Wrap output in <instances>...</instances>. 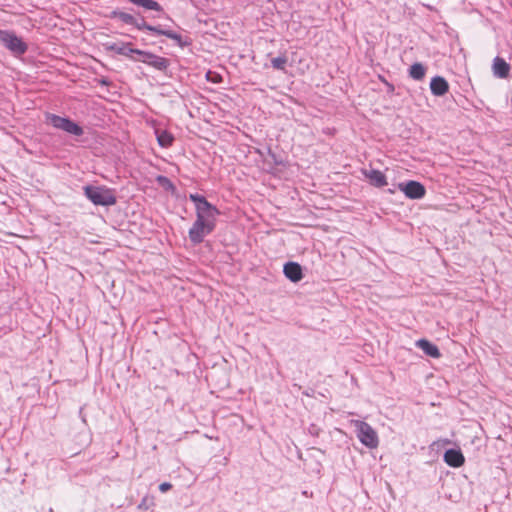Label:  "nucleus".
Wrapping results in <instances>:
<instances>
[{
    "label": "nucleus",
    "mask_w": 512,
    "mask_h": 512,
    "mask_svg": "<svg viewBox=\"0 0 512 512\" xmlns=\"http://www.w3.org/2000/svg\"><path fill=\"white\" fill-rule=\"evenodd\" d=\"M109 18L119 19L125 24L135 26L138 30H147V31L155 33L156 35L166 36L167 38L176 41V43L180 47L189 45L188 41H183V38L180 34L174 32L172 30L163 29L162 26H160V25L152 26V25L146 23L143 18L141 19V21H138L132 14H129V13H126V12H123L120 10H113L109 14Z\"/></svg>",
    "instance_id": "nucleus-1"
},
{
    "label": "nucleus",
    "mask_w": 512,
    "mask_h": 512,
    "mask_svg": "<svg viewBox=\"0 0 512 512\" xmlns=\"http://www.w3.org/2000/svg\"><path fill=\"white\" fill-rule=\"evenodd\" d=\"M83 191L86 198L97 206H112L117 202L115 190L104 185H86Z\"/></svg>",
    "instance_id": "nucleus-2"
},
{
    "label": "nucleus",
    "mask_w": 512,
    "mask_h": 512,
    "mask_svg": "<svg viewBox=\"0 0 512 512\" xmlns=\"http://www.w3.org/2000/svg\"><path fill=\"white\" fill-rule=\"evenodd\" d=\"M191 201L195 204L197 211V220L194 224H209L210 220H214L215 215L219 212L206 198L199 194H191Z\"/></svg>",
    "instance_id": "nucleus-3"
},
{
    "label": "nucleus",
    "mask_w": 512,
    "mask_h": 512,
    "mask_svg": "<svg viewBox=\"0 0 512 512\" xmlns=\"http://www.w3.org/2000/svg\"><path fill=\"white\" fill-rule=\"evenodd\" d=\"M0 44L7 48L14 55H23L26 53L28 46L18 37L15 32L0 29Z\"/></svg>",
    "instance_id": "nucleus-4"
},
{
    "label": "nucleus",
    "mask_w": 512,
    "mask_h": 512,
    "mask_svg": "<svg viewBox=\"0 0 512 512\" xmlns=\"http://www.w3.org/2000/svg\"><path fill=\"white\" fill-rule=\"evenodd\" d=\"M357 437L359 441L370 449H374L379 444V439L376 431L370 424L364 421L355 422Z\"/></svg>",
    "instance_id": "nucleus-5"
},
{
    "label": "nucleus",
    "mask_w": 512,
    "mask_h": 512,
    "mask_svg": "<svg viewBox=\"0 0 512 512\" xmlns=\"http://www.w3.org/2000/svg\"><path fill=\"white\" fill-rule=\"evenodd\" d=\"M46 118L53 127L63 130L69 134L81 136L84 133L83 128L69 118L55 114H47Z\"/></svg>",
    "instance_id": "nucleus-6"
},
{
    "label": "nucleus",
    "mask_w": 512,
    "mask_h": 512,
    "mask_svg": "<svg viewBox=\"0 0 512 512\" xmlns=\"http://www.w3.org/2000/svg\"><path fill=\"white\" fill-rule=\"evenodd\" d=\"M130 52H135L136 55H139L141 57V58H138L137 61L143 62L159 71H166L170 65L169 59H167L165 57L158 56V55L153 54L148 51L130 50Z\"/></svg>",
    "instance_id": "nucleus-7"
},
{
    "label": "nucleus",
    "mask_w": 512,
    "mask_h": 512,
    "mask_svg": "<svg viewBox=\"0 0 512 512\" xmlns=\"http://www.w3.org/2000/svg\"><path fill=\"white\" fill-rule=\"evenodd\" d=\"M398 188L409 199H421L426 194L424 185L414 180L399 183Z\"/></svg>",
    "instance_id": "nucleus-8"
},
{
    "label": "nucleus",
    "mask_w": 512,
    "mask_h": 512,
    "mask_svg": "<svg viewBox=\"0 0 512 512\" xmlns=\"http://www.w3.org/2000/svg\"><path fill=\"white\" fill-rule=\"evenodd\" d=\"M131 43H121V44H118V43H112V44H105V49L107 51H113L119 55H123V56H126V57H129L130 59H132L133 61H137L138 58H135L133 55L136 53L135 52H130V50H136L135 48H131Z\"/></svg>",
    "instance_id": "nucleus-9"
},
{
    "label": "nucleus",
    "mask_w": 512,
    "mask_h": 512,
    "mask_svg": "<svg viewBox=\"0 0 512 512\" xmlns=\"http://www.w3.org/2000/svg\"><path fill=\"white\" fill-rule=\"evenodd\" d=\"M444 461L451 467L458 468L465 462V458L460 449H448L444 453Z\"/></svg>",
    "instance_id": "nucleus-10"
},
{
    "label": "nucleus",
    "mask_w": 512,
    "mask_h": 512,
    "mask_svg": "<svg viewBox=\"0 0 512 512\" xmlns=\"http://www.w3.org/2000/svg\"><path fill=\"white\" fill-rule=\"evenodd\" d=\"M214 226H192L189 230L190 240L194 244H199L203 241L204 237L213 231Z\"/></svg>",
    "instance_id": "nucleus-11"
},
{
    "label": "nucleus",
    "mask_w": 512,
    "mask_h": 512,
    "mask_svg": "<svg viewBox=\"0 0 512 512\" xmlns=\"http://www.w3.org/2000/svg\"><path fill=\"white\" fill-rule=\"evenodd\" d=\"M431 93L435 96H443L449 90V84L444 77L435 76L430 82Z\"/></svg>",
    "instance_id": "nucleus-12"
},
{
    "label": "nucleus",
    "mask_w": 512,
    "mask_h": 512,
    "mask_svg": "<svg viewBox=\"0 0 512 512\" xmlns=\"http://www.w3.org/2000/svg\"><path fill=\"white\" fill-rule=\"evenodd\" d=\"M284 275L292 282H298L303 278L302 268L296 262H288L284 265Z\"/></svg>",
    "instance_id": "nucleus-13"
},
{
    "label": "nucleus",
    "mask_w": 512,
    "mask_h": 512,
    "mask_svg": "<svg viewBox=\"0 0 512 512\" xmlns=\"http://www.w3.org/2000/svg\"><path fill=\"white\" fill-rule=\"evenodd\" d=\"M363 174L369 179L370 183L375 187H383L387 185L386 176L379 170H364Z\"/></svg>",
    "instance_id": "nucleus-14"
},
{
    "label": "nucleus",
    "mask_w": 512,
    "mask_h": 512,
    "mask_svg": "<svg viewBox=\"0 0 512 512\" xmlns=\"http://www.w3.org/2000/svg\"><path fill=\"white\" fill-rule=\"evenodd\" d=\"M417 347H419L427 356L432 358H439L441 353L438 347L432 342L426 339H420L416 342Z\"/></svg>",
    "instance_id": "nucleus-15"
},
{
    "label": "nucleus",
    "mask_w": 512,
    "mask_h": 512,
    "mask_svg": "<svg viewBox=\"0 0 512 512\" xmlns=\"http://www.w3.org/2000/svg\"><path fill=\"white\" fill-rule=\"evenodd\" d=\"M509 64L500 57H496L493 61V72L499 78H506L509 74Z\"/></svg>",
    "instance_id": "nucleus-16"
},
{
    "label": "nucleus",
    "mask_w": 512,
    "mask_h": 512,
    "mask_svg": "<svg viewBox=\"0 0 512 512\" xmlns=\"http://www.w3.org/2000/svg\"><path fill=\"white\" fill-rule=\"evenodd\" d=\"M156 135H157L158 144L161 147L167 148L172 145L174 137L172 136V134H170L166 130H161V131L156 130Z\"/></svg>",
    "instance_id": "nucleus-17"
},
{
    "label": "nucleus",
    "mask_w": 512,
    "mask_h": 512,
    "mask_svg": "<svg viewBox=\"0 0 512 512\" xmlns=\"http://www.w3.org/2000/svg\"><path fill=\"white\" fill-rule=\"evenodd\" d=\"M14 238H29L28 235H23L20 233V231H6L0 229V241L5 243L14 244V241L11 239Z\"/></svg>",
    "instance_id": "nucleus-18"
},
{
    "label": "nucleus",
    "mask_w": 512,
    "mask_h": 512,
    "mask_svg": "<svg viewBox=\"0 0 512 512\" xmlns=\"http://www.w3.org/2000/svg\"><path fill=\"white\" fill-rule=\"evenodd\" d=\"M426 68L421 63H414L409 69V76L414 80H422L425 77Z\"/></svg>",
    "instance_id": "nucleus-19"
},
{
    "label": "nucleus",
    "mask_w": 512,
    "mask_h": 512,
    "mask_svg": "<svg viewBox=\"0 0 512 512\" xmlns=\"http://www.w3.org/2000/svg\"><path fill=\"white\" fill-rule=\"evenodd\" d=\"M156 182L165 191L170 192L171 194L176 193V190H177L176 186L172 183V181L168 177L163 176V175H158L156 177Z\"/></svg>",
    "instance_id": "nucleus-20"
},
{
    "label": "nucleus",
    "mask_w": 512,
    "mask_h": 512,
    "mask_svg": "<svg viewBox=\"0 0 512 512\" xmlns=\"http://www.w3.org/2000/svg\"><path fill=\"white\" fill-rule=\"evenodd\" d=\"M288 58L285 55H281L271 59V65L274 69L285 71Z\"/></svg>",
    "instance_id": "nucleus-21"
},
{
    "label": "nucleus",
    "mask_w": 512,
    "mask_h": 512,
    "mask_svg": "<svg viewBox=\"0 0 512 512\" xmlns=\"http://www.w3.org/2000/svg\"><path fill=\"white\" fill-rule=\"evenodd\" d=\"M154 505H155L154 498L152 496L146 495L142 498V500L138 504L137 508L139 510L146 511V510L150 509L151 507H153Z\"/></svg>",
    "instance_id": "nucleus-22"
},
{
    "label": "nucleus",
    "mask_w": 512,
    "mask_h": 512,
    "mask_svg": "<svg viewBox=\"0 0 512 512\" xmlns=\"http://www.w3.org/2000/svg\"><path fill=\"white\" fill-rule=\"evenodd\" d=\"M172 488V484L169 483V482H163L159 485V490L162 492V493H165L167 491H169L170 489Z\"/></svg>",
    "instance_id": "nucleus-23"
},
{
    "label": "nucleus",
    "mask_w": 512,
    "mask_h": 512,
    "mask_svg": "<svg viewBox=\"0 0 512 512\" xmlns=\"http://www.w3.org/2000/svg\"><path fill=\"white\" fill-rule=\"evenodd\" d=\"M310 433L311 434H317V428L315 425H312L309 429Z\"/></svg>",
    "instance_id": "nucleus-24"
},
{
    "label": "nucleus",
    "mask_w": 512,
    "mask_h": 512,
    "mask_svg": "<svg viewBox=\"0 0 512 512\" xmlns=\"http://www.w3.org/2000/svg\"><path fill=\"white\" fill-rule=\"evenodd\" d=\"M101 84H103V85H107V84H108V81H107L106 79H103V80H101Z\"/></svg>",
    "instance_id": "nucleus-25"
},
{
    "label": "nucleus",
    "mask_w": 512,
    "mask_h": 512,
    "mask_svg": "<svg viewBox=\"0 0 512 512\" xmlns=\"http://www.w3.org/2000/svg\"><path fill=\"white\" fill-rule=\"evenodd\" d=\"M425 6H426L429 10H431V11H433V10H434V8H433L432 6H430V5H425Z\"/></svg>",
    "instance_id": "nucleus-26"
}]
</instances>
